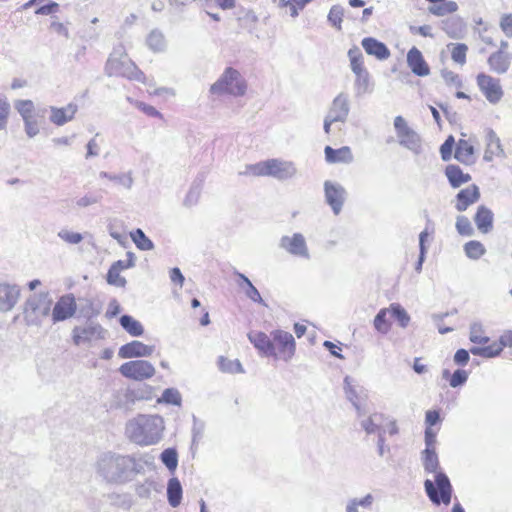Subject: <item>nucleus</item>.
<instances>
[{
    "label": "nucleus",
    "mask_w": 512,
    "mask_h": 512,
    "mask_svg": "<svg viewBox=\"0 0 512 512\" xmlns=\"http://www.w3.org/2000/svg\"><path fill=\"white\" fill-rule=\"evenodd\" d=\"M86 304L81 308L84 317L91 319L100 313V308L95 307L93 301L87 299Z\"/></svg>",
    "instance_id": "nucleus-61"
},
{
    "label": "nucleus",
    "mask_w": 512,
    "mask_h": 512,
    "mask_svg": "<svg viewBox=\"0 0 512 512\" xmlns=\"http://www.w3.org/2000/svg\"><path fill=\"white\" fill-rule=\"evenodd\" d=\"M464 251L466 256L473 260H478L486 253L484 245L476 240L467 242L464 245Z\"/></svg>",
    "instance_id": "nucleus-43"
},
{
    "label": "nucleus",
    "mask_w": 512,
    "mask_h": 512,
    "mask_svg": "<svg viewBox=\"0 0 512 512\" xmlns=\"http://www.w3.org/2000/svg\"><path fill=\"white\" fill-rule=\"evenodd\" d=\"M503 348L501 344L493 343L484 347H472L470 352L473 355L481 356L485 358H493L498 356L502 352Z\"/></svg>",
    "instance_id": "nucleus-41"
},
{
    "label": "nucleus",
    "mask_w": 512,
    "mask_h": 512,
    "mask_svg": "<svg viewBox=\"0 0 512 512\" xmlns=\"http://www.w3.org/2000/svg\"><path fill=\"white\" fill-rule=\"evenodd\" d=\"M143 399L140 390L134 389H119L116 390L110 400L111 409H124L129 410L137 400Z\"/></svg>",
    "instance_id": "nucleus-16"
},
{
    "label": "nucleus",
    "mask_w": 512,
    "mask_h": 512,
    "mask_svg": "<svg viewBox=\"0 0 512 512\" xmlns=\"http://www.w3.org/2000/svg\"><path fill=\"white\" fill-rule=\"evenodd\" d=\"M389 309L391 315L397 320L401 328H406L409 325L410 315L399 303H392Z\"/></svg>",
    "instance_id": "nucleus-42"
},
{
    "label": "nucleus",
    "mask_w": 512,
    "mask_h": 512,
    "mask_svg": "<svg viewBox=\"0 0 512 512\" xmlns=\"http://www.w3.org/2000/svg\"><path fill=\"white\" fill-rule=\"evenodd\" d=\"M394 128L398 137V142L404 148L418 155L422 152V140L420 135L410 128L402 116H396L394 119Z\"/></svg>",
    "instance_id": "nucleus-8"
},
{
    "label": "nucleus",
    "mask_w": 512,
    "mask_h": 512,
    "mask_svg": "<svg viewBox=\"0 0 512 512\" xmlns=\"http://www.w3.org/2000/svg\"><path fill=\"white\" fill-rule=\"evenodd\" d=\"M445 175L453 188H458L471 180L469 174L464 173L459 166L453 164L446 167Z\"/></svg>",
    "instance_id": "nucleus-30"
},
{
    "label": "nucleus",
    "mask_w": 512,
    "mask_h": 512,
    "mask_svg": "<svg viewBox=\"0 0 512 512\" xmlns=\"http://www.w3.org/2000/svg\"><path fill=\"white\" fill-rule=\"evenodd\" d=\"M361 45L368 55L376 57L378 60H386L390 56V50L381 41L373 37H365Z\"/></svg>",
    "instance_id": "nucleus-25"
},
{
    "label": "nucleus",
    "mask_w": 512,
    "mask_h": 512,
    "mask_svg": "<svg viewBox=\"0 0 512 512\" xmlns=\"http://www.w3.org/2000/svg\"><path fill=\"white\" fill-rule=\"evenodd\" d=\"M148 47L154 52H162L166 48V40L164 34L158 30H152L146 40Z\"/></svg>",
    "instance_id": "nucleus-37"
},
{
    "label": "nucleus",
    "mask_w": 512,
    "mask_h": 512,
    "mask_svg": "<svg viewBox=\"0 0 512 512\" xmlns=\"http://www.w3.org/2000/svg\"><path fill=\"white\" fill-rule=\"evenodd\" d=\"M105 73L110 77L121 76L129 80L145 82L144 73L127 57L122 45L113 49L106 62Z\"/></svg>",
    "instance_id": "nucleus-4"
},
{
    "label": "nucleus",
    "mask_w": 512,
    "mask_h": 512,
    "mask_svg": "<svg viewBox=\"0 0 512 512\" xmlns=\"http://www.w3.org/2000/svg\"><path fill=\"white\" fill-rule=\"evenodd\" d=\"M511 59L508 54L502 50L492 53L488 58V65L490 69L497 74H504L508 71Z\"/></svg>",
    "instance_id": "nucleus-28"
},
{
    "label": "nucleus",
    "mask_w": 512,
    "mask_h": 512,
    "mask_svg": "<svg viewBox=\"0 0 512 512\" xmlns=\"http://www.w3.org/2000/svg\"><path fill=\"white\" fill-rule=\"evenodd\" d=\"M131 238L140 250L149 251L154 248L153 242L139 228L131 232Z\"/></svg>",
    "instance_id": "nucleus-46"
},
{
    "label": "nucleus",
    "mask_w": 512,
    "mask_h": 512,
    "mask_svg": "<svg viewBox=\"0 0 512 512\" xmlns=\"http://www.w3.org/2000/svg\"><path fill=\"white\" fill-rule=\"evenodd\" d=\"M350 113V101L347 93H339L332 101L326 115L337 120L338 122L345 123Z\"/></svg>",
    "instance_id": "nucleus-18"
},
{
    "label": "nucleus",
    "mask_w": 512,
    "mask_h": 512,
    "mask_svg": "<svg viewBox=\"0 0 512 512\" xmlns=\"http://www.w3.org/2000/svg\"><path fill=\"white\" fill-rule=\"evenodd\" d=\"M442 29L451 38H459L464 31V24L457 16L449 17L442 21Z\"/></svg>",
    "instance_id": "nucleus-32"
},
{
    "label": "nucleus",
    "mask_w": 512,
    "mask_h": 512,
    "mask_svg": "<svg viewBox=\"0 0 512 512\" xmlns=\"http://www.w3.org/2000/svg\"><path fill=\"white\" fill-rule=\"evenodd\" d=\"M421 461L425 472L435 473V481L426 479L424 488L427 496L435 505L441 503L448 505L451 502L452 485L448 476L439 469V459L436 450L424 449L421 452Z\"/></svg>",
    "instance_id": "nucleus-2"
},
{
    "label": "nucleus",
    "mask_w": 512,
    "mask_h": 512,
    "mask_svg": "<svg viewBox=\"0 0 512 512\" xmlns=\"http://www.w3.org/2000/svg\"><path fill=\"white\" fill-rule=\"evenodd\" d=\"M128 264L122 265L121 261L115 262L107 273V282L111 285H115L117 287H124L126 284V279L120 276V270L130 268L134 266V254L131 252L127 253Z\"/></svg>",
    "instance_id": "nucleus-26"
},
{
    "label": "nucleus",
    "mask_w": 512,
    "mask_h": 512,
    "mask_svg": "<svg viewBox=\"0 0 512 512\" xmlns=\"http://www.w3.org/2000/svg\"><path fill=\"white\" fill-rule=\"evenodd\" d=\"M99 176L101 178H106L110 181H113L128 190L132 188V185L134 182L131 172L122 173V174H111V173L102 171L99 173Z\"/></svg>",
    "instance_id": "nucleus-38"
},
{
    "label": "nucleus",
    "mask_w": 512,
    "mask_h": 512,
    "mask_svg": "<svg viewBox=\"0 0 512 512\" xmlns=\"http://www.w3.org/2000/svg\"><path fill=\"white\" fill-rule=\"evenodd\" d=\"M477 85L491 104H497L502 99L503 90L499 79L480 73L477 76Z\"/></svg>",
    "instance_id": "nucleus-11"
},
{
    "label": "nucleus",
    "mask_w": 512,
    "mask_h": 512,
    "mask_svg": "<svg viewBox=\"0 0 512 512\" xmlns=\"http://www.w3.org/2000/svg\"><path fill=\"white\" fill-rule=\"evenodd\" d=\"M119 322L122 328L133 337H139L144 333L142 324L130 315H122Z\"/></svg>",
    "instance_id": "nucleus-34"
},
{
    "label": "nucleus",
    "mask_w": 512,
    "mask_h": 512,
    "mask_svg": "<svg viewBox=\"0 0 512 512\" xmlns=\"http://www.w3.org/2000/svg\"><path fill=\"white\" fill-rule=\"evenodd\" d=\"M441 75L447 84L454 85L456 87H461V80L459 79V76L453 71L443 70L441 72Z\"/></svg>",
    "instance_id": "nucleus-64"
},
{
    "label": "nucleus",
    "mask_w": 512,
    "mask_h": 512,
    "mask_svg": "<svg viewBox=\"0 0 512 512\" xmlns=\"http://www.w3.org/2000/svg\"><path fill=\"white\" fill-rule=\"evenodd\" d=\"M436 432L431 428L425 429V449L436 450Z\"/></svg>",
    "instance_id": "nucleus-63"
},
{
    "label": "nucleus",
    "mask_w": 512,
    "mask_h": 512,
    "mask_svg": "<svg viewBox=\"0 0 512 512\" xmlns=\"http://www.w3.org/2000/svg\"><path fill=\"white\" fill-rule=\"evenodd\" d=\"M429 6L428 11L429 13L435 15V16H445L447 14L453 13L458 9V5L454 1H447L440 4H435Z\"/></svg>",
    "instance_id": "nucleus-45"
},
{
    "label": "nucleus",
    "mask_w": 512,
    "mask_h": 512,
    "mask_svg": "<svg viewBox=\"0 0 512 512\" xmlns=\"http://www.w3.org/2000/svg\"><path fill=\"white\" fill-rule=\"evenodd\" d=\"M325 201L331 207L333 213L338 215L343 208L346 200L347 192L345 188L339 184L329 180L324 182Z\"/></svg>",
    "instance_id": "nucleus-12"
},
{
    "label": "nucleus",
    "mask_w": 512,
    "mask_h": 512,
    "mask_svg": "<svg viewBox=\"0 0 512 512\" xmlns=\"http://www.w3.org/2000/svg\"><path fill=\"white\" fill-rule=\"evenodd\" d=\"M468 372L463 369H457L451 375L449 379V384L452 388H457L463 386L468 380Z\"/></svg>",
    "instance_id": "nucleus-57"
},
{
    "label": "nucleus",
    "mask_w": 512,
    "mask_h": 512,
    "mask_svg": "<svg viewBox=\"0 0 512 512\" xmlns=\"http://www.w3.org/2000/svg\"><path fill=\"white\" fill-rule=\"evenodd\" d=\"M10 112L11 106L7 97L0 93V130L6 129Z\"/></svg>",
    "instance_id": "nucleus-52"
},
{
    "label": "nucleus",
    "mask_w": 512,
    "mask_h": 512,
    "mask_svg": "<svg viewBox=\"0 0 512 512\" xmlns=\"http://www.w3.org/2000/svg\"><path fill=\"white\" fill-rule=\"evenodd\" d=\"M343 16H344L343 7L340 5H333L328 14V21L331 23L332 26H334L335 28L340 30Z\"/></svg>",
    "instance_id": "nucleus-53"
},
{
    "label": "nucleus",
    "mask_w": 512,
    "mask_h": 512,
    "mask_svg": "<svg viewBox=\"0 0 512 512\" xmlns=\"http://www.w3.org/2000/svg\"><path fill=\"white\" fill-rule=\"evenodd\" d=\"M235 274L239 277V279H241L245 285H246V288L244 289V292H245V295L250 299L252 300L253 302L255 303H259V304H262L264 306H266L264 300L262 299L259 291L257 290V288L252 284V282L249 280L248 277H246L244 274L240 273V272H235Z\"/></svg>",
    "instance_id": "nucleus-39"
},
{
    "label": "nucleus",
    "mask_w": 512,
    "mask_h": 512,
    "mask_svg": "<svg viewBox=\"0 0 512 512\" xmlns=\"http://www.w3.org/2000/svg\"><path fill=\"white\" fill-rule=\"evenodd\" d=\"M344 392L346 398L352 403V405L356 409L358 417H361L363 415V412L358 403V393L354 385V380L350 376H346L344 378Z\"/></svg>",
    "instance_id": "nucleus-35"
},
{
    "label": "nucleus",
    "mask_w": 512,
    "mask_h": 512,
    "mask_svg": "<svg viewBox=\"0 0 512 512\" xmlns=\"http://www.w3.org/2000/svg\"><path fill=\"white\" fill-rule=\"evenodd\" d=\"M106 330L98 323L88 322L84 326H76L72 331V338L75 345L91 343L92 341L104 339Z\"/></svg>",
    "instance_id": "nucleus-10"
},
{
    "label": "nucleus",
    "mask_w": 512,
    "mask_h": 512,
    "mask_svg": "<svg viewBox=\"0 0 512 512\" xmlns=\"http://www.w3.org/2000/svg\"><path fill=\"white\" fill-rule=\"evenodd\" d=\"M164 429V419L160 415L139 414L127 422L125 433L133 443L150 446L162 439Z\"/></svg>",
    "instance_id": "nucleus-3"
},
{
    "label": "nucleus",
    "mask_w": 512,
    "mask_h": 512,
    "mask_svg": "<svg viewBox=\"0 0 512 512\" xmlns=\"http://www.w3.org/2000/svg\"><path fill=\"white\" fill-rule=\"evenodd\" d=\"M494 157L506 158V153L496 132L489 129L486 133V149L483 159L486 162H491Z\"/></svg>",
    "instance_id": "nucleus-22"
},
{
    "label": "nucleus",
    "mask_w": 512,
    "mask_h": 512,
    "mask_svg": "<svg viewBox=\"0 0 512 512\" xmlns=\"http://www.w3.org/2000/svg\"><path fill=\"white\" fill-rule=\"evenodd\" d=\"M218 367L224 373H244V369L239 360H231L224 356L218 358Z\"/></svg>",
    "instance_id": "nucleus-40"
},
{
    "label": "nucleus",
    "mask_w": 512,
    "mask_h": 512,
    "mask_svg": "<svg viewBox=\"0 0 512 512\" xmlns=\"http://www.w3.org/2000/svg\"><path fill=\"white\" fill-rule=\"evenodd\" d=\"M244 174L270 176L284 181L295 177L297 174V168L292 161L273 158L248 165Z\"/></svg>",
    "instance_id": "nucleus-5"
},
{
    "label": "nucleus",
    "mask_w": 512,
    "mask_h": 512,
    "mask_svg": "<svg viewBox=\"0 0 512 512\" xmlns=\"http://www.w3.org/2000/svg\"><path fill=\"white\" fill-rule=\"evenodd\" d=\"M484 329L480 322H473L470 325L469 339L471 342L476 344L485 345L489 342V337L484 336Z\"/></svg>",
    "instance_id": "nucleus-48"
},
{
    "label": "nucleus",
    "mask_w": 512,
    "mask_h": 512,
    "mask_svg": "<svg viewBox=\"0 0 512 512\" xmlns=\"http://www.w3.org/2000/svg\"><path fill=\"white\" fill-rule=\"evenodd\" d=\"M383 419L382 414H373L367 419L361 421V427L366 431L367 434L380 432L383 429L380 427V422Z\"/></svg>",
    "instance_id": "nucleus-47"
},
{
    "label": "nucleus",
    "mask_w": 512,
    "mask_h": 512,
    "mask_svg": "<svg viewBox=\"0 0 512 512\" xmlns=\"http://www.w3.org/2000/svg\"><path fill=\"white\" fill-rule=\"evenodd\" d=\"M355 90L358 96L370 92V76L369 72L365 71L359 74H355Z\"/></svg>",
    "instance_id": "nucleus-49"
},
{
    "label": "nucleus",
    "mask_w": 512,
    "mask_h": 512,
    "mask_svg": "<svg viewBox=\"0 0 512 512\" xmlns=\"http://www.w3.org/2000/svg\"><path fill=\"white\" fill-rule=\"evenodd\" d=\"M14 107L23 120L33 117L34 103L32 100H17Z\"/></svg>",
    "instance_id": "nucleus-51"
},
{
    "label": "nucleus",
    "mask_w": 512,
    "mask_h": 512,
    "mask_svg": "<svg viewBox=\"0 0 512 512\" xmlns=\"http://www.w3.org/2000/svg\"><path fill=\"white\" fill-rule=\"evenodd\" d=\"M24 122V128L27 136L29 138L35 137L39 133V126L37 121L34 119V117L23 120Z\"/></svg>",
    "instance_id": "nucleus-60"
},
{
    "label": "nucleus",
    "mask_w": 512,
    "mask_h": 512,
    "mask_svg": "<svg viewBox=\"0 0 512 512\" xmlns=\"http://www.w3.org/2000/svg\"><path fill=\"white\" fill-rule=\"evenodd\" d=\"M160 459L162 463L170 470L174 471L178 465V454L174 448L165 449L161 455Z\"/></svg>",
    "instance_id": "nucleus-50"
},
{
    "label": "nucleus",
    "mask_w": 512,
    "mask_h": 512,
    "mask_svg": "<svg viewBox=\"0 0 512 512\" xmlns=\"http://www.w3.org/2000/svg\"><path fill=\"white\" fill-rule=\"evenodd\" d=\"M407 65L412 73L419 77L430 74V68L425 61L422 52L417 47H412L407 53Z\"/></svg>",
    "instance_id": "nucleus-20"
},
{
    "label": "nucleus",
    "mask_w": 512,
    "mask_h": 512,
    "mask_svg": "<svg viewBox=\"0 0 512 512\" xmlns=\"http://www.w3.org/2000/svg\"><path fill=\"white\" fill-rule=\"evenodd\" d=\"M390 313V309L388 308H382L379 310V312L376 314L374 318V327L375 329L381 333V334H387L390 330V323L387 321V314Z\"/></svg>",
    "instance_id": "nucleus-44"
},
{
    "label": "nucleus",
    "mask_w": 512,
    "mask_h": 512,
    "mask_svg": "<svg viewBox=\"0 0 512 512\" xmlns=\"http://www.w3.org/2000/svg\"><path fill=\"white\" fill-rule=\"evenodd\" d=\"M467 50H468V47L466 44H463V43L455 44L452 49V52H451L452 60L460 65L465 64Z\"/></svg>",
    "instance_id": "nucleus-56"
},
{
    "label": "nucleus",
    "mask_w": 512,
    "mask_h": 512,
    "mask_svg": "<svg viewBox=\"0 0 512 512\" xmlns=\"http://www.w3.org/2000/svg\"><path fill=\"white\" fill-rule=\"evenodd\" d=\"M456 230L460 235L463 236H472L474 234V229L466 216L459 215L456 218Z\"/></svg>",
    "instance_id": "nucleus-54"
},
{
    "label": "nucleus",
    "mask_w": 512,
    "mask_h": 512,
    "mask_svg": "<svg viewBox=\"0 0 512 512\" xmlns=\"http://www.w3.org/2000/svg\"><path fill=\"white\" fill-rule=\"evenodd\" d=\"M455 141L453 136H448V138L444 141V143L440 147L441 158L444 161H448L451 159L452 150L454 147Z\"/></svg>",
    "instance_id": "nucleus-59"
},
{
    "label": "nucleus",
    "mask_w": 512,
    "mask_h": 512,
    "mask_svg": "<svg viewBox=\"0 0 512 512\" xmlns=\"http://www.w3.org/2000/svg\"><path fill=\"white\" fill-rule=\"evenodd\" d=\"M325 159L328 163H346L349 164L353 161V154L348 146H343L339 149H333L326 146L324 149Z\"/></svg>",
    "instance_id": "nucleus-27"
},
{
    "label": "nucleus",
    "mask_w": 512,
    "mask_h": 512,
    "mask_svg": "<svg viewBox=\"0 0 512 512\" xmlns=\"http://www.w3.org/2000/svg\"><path fill=\"white\" fill-rule=\"evenodd\" d=\"M247 89L246 82L240 73L233 69L227 68L222 76L211 86L212 94L228 93L233 96H242Z\"/></svg>",
    "instance_id": "nucleus-7"
},
{
    "label": "nucleus",
    "mask_w": 512,
    "mask_h": 512,
    "mask_svg": "<svg viewBox=\"0 0 512 512\" xmlns=\"http://www.w3.org/2000/svg\"><path fill=\"white\" fill-rule=\"evenodd\" d=\"M21 295L16 284L0 283V312H9L15 308Z\"/></svg>",
    "instance_id": "nucleus-17"
},
{
    "label": "nucleus",
    "mask_w": 512,
    "mask_h": 512,
    "mask_svg": "<svg viewBox=\"0 0 512 512\" xmlns=\"http://www.w3.org/2000/svg\"><path fill=\"white\" fill-rule=\"evenodd\" d=\"M57 235L64 242L72 245L79 244L83 240V235L81 233L73 232L68 229H61Z\"/></svg>",
    "instance_id": "nucleus-55"
},
{
    "label": "nucleus",
    "mask_w": 512,
    "mask_h": 512,
    "mask_svg": "<svg viewBox=\"0 0 512 512\" xmlns=\"http://www.w3.org/2000/svg\"><path fill=\"white\" fill-rule=\"evenodd\" d=\"M279 247L293 256L305 259L310 258L305 237L301 233H294L292 236H282L279 241Z\"/></svg>",
    "instance_id": "nucleus-13"
},
{
    "label": "nucleus",
    "mask_w": 512,
    "mask_h": 512,
    "mask_svg": "<svg viewBox=\"0 0 512 512\" xmlns=\"http://www.w3.org/2000/svg\"><path fill=\"white\" fill-rule=\"evenodd\" d=\"M348 58L350 60V68L354 74L367 71L364 66L363 54L359 47L353 46L348 50Z\"/></svg>",
    "instance_id": "nucleus-36"
},
{
    "label": "nucleus",
    "mask_w": 512,
    "mask_h": 512,
    "mask_svg": "<svg viewBox=\"0 0 512 512\" xmlns=\"http://www.w3.org/2000/svg\"><path fill=\"white\" fill-rule=\"evenodd\" d=\"M119 372L128 379L136 381H143L150 379L154 376L156 370L155 367L146 360H132L123 363Z\"/></svg>",
    "instance_id": "nucleus-9"
},
{
    "label": "nucleus",
    "mask_w": 512,
    "mask_h": 512,
    "mask_svg": "<svg viewBox=\"0 0 512 512\" xmlns=\"http://www.w3.org/2000/svg\"><path fill=\"white\" fill-rule=\"evenodd\" d=\"M274 346L279 350L280 358L288 362L295 354L296 344L291 333L283 330H275L271 332Z\"/></svg>",
    "instance_id": "nucleus-15"
},
{
    "label": "nucleus",
    "mask_w": 512,
    "mask_h": 512,
    "mask_svg": "<svg viewBox=\"0 0 512 512\" xmlns=\"http://www.w3.org/2000/svg\"><path fill=\"white\" fill-rule=\"evenodd\" d=\"M248 339L262 355L277 356L273 340L264 332L252 331L248 334Z\"/></svg>",
    "instance_id": "nucleus-23"
},
{
    "label": "nucleus",
    "mask_w": 512,
    "mask_h": 512,
    "mask_svg": "<svg viewBox=\"0 0 512 512\" xmlns=\"http://www.w3.org/2000/svg\"><path fill=\"white\" fill-rule=\"evenodd\" d=\"M49 110L51 112L49 120L57 126H63L74 118L78 106L74 103H69L62 108L50 106Z\"/></svg>",
    "instance_id": "nucleus-24"
},
{
    "label": "nucleus",
    "mask_w": 512,
    "mask_h": 512,
    "mask_svg": "<svg viewBox=\"0 0 512 512\" xmlns=\"http://www.w3.org/2000/svg\"><path fill=\"white\" fill-rule=\"evenodd\" d=\"M455 158L463 164H473L474 147L467 140H459L455 149Z\"/></svg>",
    "instance_id": "nucleus-31"
},
{
    "label": "nucleus",
    "mask_w": 512,
    "mask_h": 512,
    "mask_svg": "<svg viewBox=\"0 0 512 512\" xmlns=\"http://www.w3.org/2000/svg\"><path fill=\"white\" fill-rule=\"evenodd\" d=\"M52 298L47 292L30 295L23 304V318L27 326L39 327L43 320L50 315Z\"/></svg>",
    "instance_id": "nucleus-6"
},
{
    "label": "nucleus",
    "mask_w": 512,
    "mask_h": 512,
    "mask_svg": "<svg viewBox=\"0 0 512 512\" xmlns=\"http://www.w3.org/2000/svg\"><path fill=\"white\" fill-rule=\"evenodd\" d=\"M140 460L130 455L104 453L97 462L98 473L111 483H126L143 471Z\"/></svg>",
    "instance_id": "nucleus-1"
},
{
    "label": "nucleus",
    "mask_w": 512,
    "mask_h": 512,
    "mask_svg": "<svg viewBox=\"0 0 512 512\" xmlns=\"http://www.w3.org/2000/svg\"><path fill=\"white\" fill-rule=\"evenodd\" d=\"M474 221L479 231L488 233L493 227V213L489 208L481 205L477 209Z\"/></svg>",
    "instance_id": "nucleus-29"
},
{
    "label": "nucleus",
    "mask_w": 512,
    "mask_h": 512,
    "mask_svg": "<svg viewBox=\"0 0 512 512\" xmlns=\"http://www.w3.org/2000/svg\"><path fill=\"white\" fill-rule=\"evenodd\" d=\"M480 199L479 187L475 184L460 190L455 198V208L459 212L466 211Z\"/></svg>",
    "instance_id": "nucleus-21"
},
{
    "label": "nucleus",
    "mask_w": 512,
    "mask_h": 512,
    "mask_svg": "<svg viewBox=\"0 0 512 512\" xmlns=\"http://www.w3.org/2000/svg\"><path fill=\"white\" fill-rule=\"evenodd\" d=\"M154 352V346L134 340L120 347L118 356L122 359L148 357Z\"/></svg>",
    "instance_id": "nucleus-19"
},
{
    "label": "nucleus",
    "mask_w": 512,
    "mask_h": 512,
    "mask_svg": "<svg viewBox=\"0 0 512 512\" xmlns=\"http://www.w3.org/2000/svg\"><path fill=\"white\" fill-rule=\"evenodd\" d=\"M161 401L167 404L180 405L181 395L174 388H167L163 391Z\"/></svg>",
    "instance_id": "nucleus-58"
},
{
    "label": "nucleus",
    "mask_w": 512,
    "mask_h": 512,
    "mask_svg": "<svg viewBox=\"0 0 512 512\" xmlns=\"http://www.w3.org/2000/svg\"><path fill=\"white\" fill-rule=\"evenodd\" d=\"M182 486L177 478H171L167 484V499L172 507H177L182 500Z\"/></svg>",
    "instance_id": "nucleus-33"
},
{
    "label": "nucleus",
    "mask_w": 512,
    "mask_h": 512,
    "mask_svg": "<svg viewBox=\"0 0 512 512\" xmlns=\"http://www.w3.org/2000/svg\"><path fill=\"white\" fill-rule=\"evenodd\" d=\"M77 310L76 300L73 294L61 296L51 310L53 323L65 321L74 316Z\"/></svg>",
    "instance_id": "nucleus-14"
},
{
    "label": "nucleus",
    "mask_w": 512,
    "mask_h": 512,
    "mask_svg": "<svg viewBox=\"0 0 512 512\" xmlns=\"http://www.w3.org/2000/svg\"><path fill=\"white\" fill-rule=\"evenodd\" d=\"M500 28L508 38H512V14H504L501 17Z\"/></svg>",
    "instance_id": "nucleus-62"
}]
</instances>
